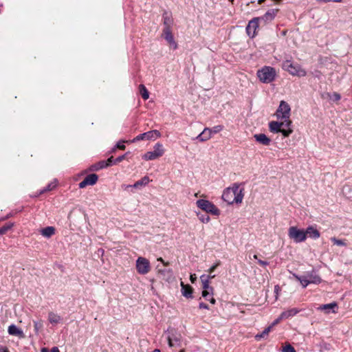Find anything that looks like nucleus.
<instances>
[{"instance_id": "obj_1", "label": "nucleus", "mask_w": 352, "mask_h": 352, "mask_svg": "<svg viewBox=\"0 0 352 352\" xmlns=\"http://www.w3.org/2000/svg\"><path fill=\"white\" fill-rule=\"evenodd\" d=\"M244 189L240 188L238 184H234L231 187L224 190L222 199L228 204H241L244 197Z\"/></svg>"}, {"instance_id": "obj_2", "label": "nucleus", "mask_w": 352, "mask_h": 352, "mask_svg": "<svg viewBox=\"0 0 352 352\" xmlns=\"http://www.w3.org/2000/svg\"><path fill=\"white\" fill-rule=\"evenodd\" d=\"M283 69L289 72L292 76L298 77H304L307 75L305 69L298 63H294L291 60H286L283 63Z\"/></svg>"}, {"instance_id": "obj_3", "label": "nucleus", "mask_w": 352, "mask_h": 352, "mask_svg": "<svg viewBox=\"0 0 352 352\" xmlns=\"http://www.w3.org/2000/svg\"><path fill=\"white\" fill-rule=\"evenodd\" d=\"M257 76L262 82L270 83L275 80L276 72L274 68L265 66L257 71Z\"/></svg>"}, {"instance_id": "obj_4", "label": "nucleus", "mask_w": 352, "mask_h": 352, "mask_svg": "<svg viewBox=\"0 0 352 352\" xmlns=\"http://www.w3.org/2000/svg\"><path fill=\"white\" fill-rule=\"evenodd\" d=\"M198 208L211 214L219 216L220 210L211 201L206 199H199L196 202Z\"/></svg>"}, {"instance_id": "obj_5", "label": "nucleus", "mask_w": 352, "mask_h": 352, "mask_svg": "<svg viewBox=\"0 0 352 352\" xmlns=\"http://www.w3.org/2000/svg\"><path fill=\"white\" fill-rule=\"evenodd\" d=\"M288 236L295 243L303 242L307 239L305 231L298 229L296 226H292L289 228Z\"/></svg>"}, {"instance_id": "obj_6", "label": "nucleus", "mask_w": 352, "mask_h": 352, "mask_svg": "<svg viewBox=\"0 0 352 352\" xmlns=\"http://www.w3.org/2000/svg\"><path fill=\"white\" fill-rule=\"evenodd\" d=\"M165 333H167L168 334L167 340L170 347H173L175 346H179L181 345L182 335L177 330L173 328H169Z\"/></svg>"}, {"instance_id": "obj_7", "label": "nucleus", "mask_w": 352, "mask_h": 352, "mask_svg": "<svg viewBox=\"0 0 352 352\" xmlns=\"http://www.w3.org/2000/svg\"><path fill=\"white\" fill-rule=\"evenodd\" d=\"M164 154V148L160 143H157L153 146V151H148L143 155L145 160H153L162 157Z\"/></svg>"}, {"instance_id": "obj_8", "label": "nucleus", "mask_w": 352, "mask_h": 352, "mask_svg": "<svg viewBox=\"0 0 352 352\" xmlns=\"http://www.w3.org/2000/svg\"><path fill=\"white\" fill-rule=\"evenodd\" d=\"M135 267L137 272L142 275L148 274L151 269L149 261L142 256L138 257L136 260Z\"/></svg>"}, {"instance_id": "obj_9", "label": "nucleus", "mask_w": 352, "mask_h": 352, "mask_svg": "<svg viewBox=\"0 0 352 352\" xmlns=\"http://www.w3.org/2000/svg\"><path fill=\"white\" fill-rule=\"evenodd\" d=\"M223 128L221 125L215 126L212 129L205 128L203 131L196 137V139L200 142L207 141L211 138L212 133H219L223 130Z\"/></svg>"}, {"instance_id": "obj_10", "label": "nucleus", "mask_w": 352, "mask_h": 352, "mask_svg": "<svg viewBox=\"0 0 352 352\" xmlns=\"http://www.w3.org/2000/svg\"><path fill=\"white\" fill-rule=\"evenodd\" d=\"M283 124L280 122L272 121L269 124L270 131L273 133H282L284 137H288L293 132L292 129H285L282 128Z\"/></svg>"}, {"instance_id": "obj_11", "label": "nucleus", "mask_w": 352, "mask_h": 352, "mask_svg": "<svg viewBox=\"0 0 352 352\" xmlns=\"http://www.w3.org/2000/svg\"><path fill=\"white\" fill-rule=\"evenodd\" d=\"M291 108L287 102L284 100L280 101L279 107L276 111L278 118L288 119L290 116Z\"/></svg>"}, {"instance_id": "obj_12", "label": "nucleus", "mask_w": 352, "mask_h": 352, "mask_svg": "<svg viewBox=\"0 0 352 352\" xmlns=\"http://www.w3.org/2000/svg\"><path fill=\"white\" fill-rule=\"evenodd\" d=\"M161 137V133L157 130L150 131L137 135L133 140V142L143 140H152Z\"/></svg>"}, {"instance_id": "obj_13", "label": "nucleus", "mask_w": 352, "mask_h": 352, "mask_svg": "<svg viewBox=\"0 0 352 352\" xmlns=\"http://www.w3.org/2000/svg\"><path fill=\"white\" fill-rule=\"evenodd\" d=\"M259 19L255 17L250 20L246 27V32L249 36L253 38L256 35V29L258 28Z\"/></svg>"}, {"instance_id": "obj_14", "label": "nucleus", "mask_w": 352, "mask_h": 352, "mask_svg": "<svg viewBox=\"0 0 352 352\" xmlns=\"http://www.w3.org/2000/svg\"><path fill=\"white\" fill-rule=\"evenodd\" d=\"M98 177L96 174L88 175L81 182L79 183L78 186L80 188H84L87 186H93L98 181Z\"/></svg>"}, {"instance_id": "obj_15", "label": "nucleus", "mask_w": 352, "mask_h": 352, "mask_svg": "<svg viewBox=\"0 0 352 352\" xmlns=\"http://www.w3.org/2000/svg\"><path fill=\"white\" fill-rule=\"evenodd\" d=\"M278 11V9H271L269 10L263 16L258 18L259 19V21H263L264 23H267L274 20Z\"/></svg>"}, {"instance_id": "obj_16", "label": "nucleus", "mask_w": 352, "mask_h": 352, "mask_svg": "<svg viewBox=\"0 0 352 352\" xmlns=\"http://www.w3.org/2000/svg\"><path fill=\"white\" fill-rule=\"evenodd\" d=\"M163 34L164 38L170 44V45H172L174 49H176L177 47V44L174 40L173 36L171 32V29H169L168 28H164Z\"/></svg>"}, {"instance_id": "obj_17", "label": "nucleus", "mask_w": 352, "mask_h": 352, "mask_svg": "<svg viewBox=\"0 0 352 352\" xmlns=\"http://www.w3.org/2000/svg\"><path fill=\"white\" fill-rule=\"evenodd\" d=\"M214 278V276H206L203 274L200 276L203 289H209L211 292V295H213L214 288L210 286V279Z\"/></svg>"}, {"instance_id": "obj_18", "label": "nucleus", "mask_w": 352, "mask_h": 352, "mask_svg": "<svg viewBox=\"0 0 352 352\" xmlns=\"http://www.w3.org/2000/svg\"><path fill=\"white\" fill-rule=\"evenodd\" d=\"M8 333L12 336H18L20 338H23L25 337L24 333L20 329H19L16 325L11 324L8 327Z\"/></svg>"}, {"instance_id": "obj_19", "label": "nucleus", "mask_w": 352, "mask_h": 352, "mask_svg": "<svg viewBox=\"0 0 352 352\" xmlns=\"http://www.w3.org/2000/svg\"><path fill=\"white\" fill-rule=\"evenodd\" d=\"M254 138L256 142L263 145L268 146L270 144L271 140L264 133L255 134Z\"/></svg>"}, {"instance_id": "obj_20", "label": "nucleus", "mask_w": 352, "mask_h": 352, "mask_svg": "<svg viewBox=\"0 0 352 352\" xmlns=\"http://www.w3.org/2000/svg\"><path fill=\"white\" fill-rule=\"evenodd\" d=\"M182 293V295L188 298H192V288L189 285H185L183 282H181Z\"/></svg>"}, {"instance_id": "obj_21", "label": "nucleus", "mask_w": 352, "mask_h": 352, "mask_svg": "<svg viewBox=\"0 0 352 352\" xmlns=\"http://www.w3.org/2000/svg\"><path fill=\"white\" fill-rule=\"evenodd\" d=\"M55 228L53 226H47L40 230V233L42 236L46 238H50L55 234Z\"/></svg>"}, {"instance_id": "obj_22", "label": "nucleus", "mask_w": 352, "mask_h": 352, "mask_svg": "<svg viewBox=\"0 0 352 352\" xmlns=\"http://www.w3.org/2000/svg\"><path fill=\"white\" fill-rule=\"evenodd\" d=\"M305 232L306 236L308 235L309 237L313 239H318L320 236L319 231L312 226H309L306 229Z\"/></svg>"}, {"instance_id": "obj_23", "label": "nucleus", "mask_w": 352, "mask_h": 352, "mask_svg": "<svg viewBox=\"0 0 352 352\" xmlns=\"http://www.w3.org/2000/svg\"><path fill=\"white\" fill-rule=\"evenodd\" d=\"M305 276L307 277L308 280L310 284H311V283L319 284L322 281L321 278L315 273H313V272L309 273Z\"/></svg>"}, {"instance_id": "obj_24", "label": "nucleus", "mask_w": 352, "mask_h": 352, "mask_svg": "<svg viewBox=\"0 0 352 352\" xmlns=\"http://www.w3.org/2000/svg\"><path fill=\"white\" fill-rule=\"evenodd\" d=\"M337 307H338L337 303L333 302H331L329 304L323 305L320 306V307H318V309L324 310V311H325V312L327 314L329 313L330 309H332L333 313H336V311L334 310V308H337Z\"/></svg>"}, {"instance_id": "obj_25", "label": "nucleus", "mask_w": 352, "mask_h": 352, "mask_svg": "<svg viewBox=\"0 0 352 352\" xmlns=\"http://www.w3.org/2000/svg\"><path fill=\"white\" fill-rule=\"evenodd\" d=\"M149 178L147 176H144L143 178H142L140 180L137 181L133 186L129 185L126 186V188H138L142 186H146L149 182Z\"/></svg>"}, {"instance_id": "obj_26", "label": "nucleus", "mask_w": 352, "mask_h": 352, "mask_svg": "<svg viewBox=\"0 0 352 352\" xmlns=\"http://www.w3.org/2000/svg\"><path fill=\"white\" fill-rule=\"evenodd\" d=\"M48 320L50 323L56 324L60 322V321L62 320V318L58 314H56L54 312H50L48 314Z\"/></svg>"}, {"instance_id": "obj_27", "label": "nucleus", "mask_w": 352, "mask_h": 352, "mask_svg": "<svg viewBox=\"0 0 352 352\" xmlns=\"http://www.w3.org/2000/svg\"><path fill=\"white\" fill-rule=\"evenodd\" d=\"M163 19L164 28H168L169 29H170L173 23V19L171 17V15L169 13L165 12L163 14Z\"/></svg>"}, {"instance_id": "obj_28", "label": "nucleus", "mask_w": 352, "mask_h": 352, "mask_svg": "<svg viewBox=\"0 0 352 352\" xmlns=\"http://www.w3.org/2000/svg\"><path fill=\"white\" fill-rule=\"evenodd\" d=\"M298 312V310L293 308L283 311L280 314V318L286 319L291 316H295Z\"/></svg>"}, {"instance_id": "obj_29", "label": "nucleus", "mask_w": 352, "mask_h": 352, "mask_svg": "<svg viewBox=\"0 0 352 352\" xmlns=\"http://www.w3.org/2000/svg\"><path fill=\"white\" fill-rule=\"evenodd\" d=\"M108 166H109V163H107L105 161H100L99 162H98L95 164H93L91 166L90 170H98L100 169H102V168H106Z\"/></svg>"}, {"instance_id": "obj_30", "label": "nucleus", "mask_w": 352, "mask_h": 352, "mask_svg": "<svg viewBox=\"0 0 352 352\" xmlns=\"http://www.w3.org/2000/svg\"><path fill=\"white\" fill-rule=\"evenodd\" d=\"M293 275L295 278L300 283L302 287L305 288L309 284H310L306 276H298L295 274Z\"/></svg>"}, {"instance_id": "obj_31", "label": "nucleus", "mask_w": 352, "mask_h": 352, "mask_svg": "<svg viewBox=\"0 0 352 352\" xmlns=\"http://www.w3.org/2000/svg\"><path fill=\"white\" fill-rule=\"evenodd\" d=\"M139 89L142 98L147 100L149 98V94L146 87L144 85H140Z\"/></svg>"}, {"instance_id": "obj_32", "label": "nucleus", "mask_w": 352, "mask_h": 352, "mask_svg": "<svg viewBox=\"0 0 352 352\" xmlns=\"http://www.w3.org/2000/svg\"><path fill=\"white\" fill-rule=\"evenodd\" d=\"M271 329H272V326H270V327L265 328L264 329V331H263V332L261 333L260 334L256 335V336H255L256 340H259L261 338H265L270 332Z\"/></svg>"}, {"instance_id": "obj_33", "label": "nucleus", "mask_w": 352, "mask_h": 352, "mask_svg": "<svg viewBox=\"0 0 352 352\" xmlns=\"http://www.w3.org/2000/svg\"><path fill=\"white\" fill-rule=\"evenodd\" d=\"M14 226L13 223H9L0 228V235L6 234L9 230Z\"/></svg>"}, {"instance_id": "obj_34", "label": "nucleus", "mask_w": 352, "mask_h": 352, "mask_svg": "<svg viewBox=\"0 0 352 352\" xmlns=\"http://www.w3.org/2000/svg\"><path fill=\"white\" fill-rule=\"evenodd\" d=\"M331 240L336 245H338V246H346V245L345 240L338 239L336 237H332L331 239Z\"/></svg>"}, {"instance_id": "obj_35", "label": "nucleus", "mask_w": 352, "mask_h": 352, "mask_svg": "<svg viewBox=\"0 0 352 352\" xmlns=\"http://www.w3.org/2000/svg\"><path fill=\"white\" fill-rule=\"evenodd\" d=\"M34 330L36 333L39 331V330L43 327V322L40 321H34Z\"/></svg>"}, {"instance_id": "obj_36", "label": "nucleus", "mask_w": 352, "mask_h": 352, "mask_svg": "<svg viewBox=\"0 0 352 352\" xmlns=\"http://www.w3.org/2000/svg\"><path fill=\"white\" fill-rule=\"evenodd\" d=\"M199 219L204 223H207L210 221V218L208 215L206 214H198Z\"/></svg>"}, {"instance_id": "obj_37", "label": "nucleus", "mask_w": 352, "mask_h": 352, "mask_svg": "<svg viewBox=\"0 0 352 352\" xmlns=\"http://www.w3.org/2000/svg\"><path fill=\"white\" fill-rule=\"evenodd\" d=\"M280 124H283L282 128H284L285 129H290V125L292 124V121L288 119H285L283 122H281Z\"/></svg>"}, {"instance_id": "obj_38", "label": "nucleus", "mask_w": 352, "mask_h": 352, "mask_svg": "<svg viewBox=\"0 0 352 352\" xmlns=\"http://www.w3.org/2000/svg\"><path fill=\"white\" fill-rule=\"evenodd\" d=\"M283 352H296V350L289 344L283 347Z\"/></svg>"}, {"instance_id": "obj_39", "label": "nucleus", "mask_w": 352, "mask_h": 352, "mask_svg": "<svg viewBox=\"0 0 352 352\" xmlns=\"http://www.w3.org/2000/svg\"><path fill=\"white\" fill-rule=\"evenodd\" d=\"M56 186V184H53V183H51L50 184H48V186H47L46 188L43 189L41 193H43L45 192H47V191H50V190H53Z\"/></svg>"}, {"instance_id": "obj_40", "label": "nucleus", "mask_w": 352, "mask_h": 352, "mask_svg": "<svg viewBox=\"0 0 352 352\" xmlns=\"http://www.w3.org/2000/svg\"><path fill=\"white\" fill-rule=\"evenodd\" d=\"M221 264L220 261H219L217 263H216L215 264H214L212 266H211L209 270H208V272L209 274H212L214 270L215 269Z\"/></svg>"}, {"instance_id": "obj_41", "label": "nucleus", "mask_w": 352, "mask_h": 352, "mask_svg": "<svg viewBox=\"0 0 352 352\" xmlns=\"http://www.w3.org/2000/svg\"><path fill=\"white\" fill-rule=\"evenodd\" d=\"M126 154H124L121 156H119L114 161H113V163L114 164H118V163H120L121 162L122 160H124L125 158H126Z\"/></svg>"}, {"instance_id": "obj_42", "label": "nucleus", "mask_w": 352, "mask_h": 352, "mask_svg": "<svg viewBox=\"0 0 352 352\" xmlns=\"http://www.w3.org/2000/svg\"><path fill=\"white\" fill-rule=\"evenodd\" d=\"M211 294V292L209 290V289H203L202 291V296L205 298H207L208 295Z\"/></svg>"}, {"instance_id": "obj_43", "label": "nucleus", "mask_w": 352, "mask_h": 352, "mask_svg": "<svg viewBox=\"0 0 352 352\" xmlns=\"http://www.w3.org/2000/svg\"><path fill=\"white\" fill-rule=\"evenodd\" d=\"M340 95L338 93H333V100L335 101H338L340 100Z\"/></svg>"}, {"instance_id": "obj_44", "label": "nucleus", "mask_w": 352, "mask_h": 352, "mask_svg": "<svg viewBox=\"0 0 352 352\" xmlns=\"http://www.w3.org/2000/svg\"><path fill=\"white\" fill-rule=\"evenodd\" d=\"M199 307L200 309H209V307H208V305H206V303H204V302H200V303H199Z\"/></svg>"}, {"instance_id": "obj_45", "label": "nucleus", "mask_w": 352, "mask_h": 352, "mask_svg": "<svg viewBox=\"0 0 352 352\" xmlns=\"http://www.w3.org/2000/svg\"><path fill=\"white\" fill-rule=\"evenodd\" d=\"M318 2H324V3H327V2H330L331 1V0H316ZM342 0H332V1L333 2H336V3H339V2H341Z\"/></svg>"}, {"instance_id": "obj_46", "label": "nucleus", "mask_w": 352, "mask_h": 352, "mask_svg": "<svg viewBox=\"0 0 352 352\" xmlns=\"http://www.w3.org/2000/svg\"><path fill=\"white\" fill-rule=\"evenodd\" d=\"M116 148L120 150H124L126 146L124 144L118 143L116 145Z\"/></svg>"}, {"instance_id": "obj_47", "label": "nucleus", "mask_w": 352, "mask_h": 352, "mask_svg": "<svg viewBox=\"0 0 352 352\" xmlns=\"http://www.w3.org/2000/svg\"><path fill=\"white\" fill-rule=\"evenodd\" d=\"M280 290V287L278 285H276L274 287V292L276 293V299L278 298V292H279Z\"/></svg>"}, {"instance_id": "obj_48", "label": "nucleus", "mask_w": 352, "mask_h": 352, "mask_svg": "<svg viewBox=\"0 0 352 352\" xmlns=\"http://www.w3.org/2000/svg\"><path fill=\"white\" fill-rule=\"evenodd\" d=\"M190 280L191 281L192 283H194L196 280H197V276H196V274H191L190 276Z\"/></svg>"}, {"instance_id": "obj_49", "label": "nucleus", "mask_w": 352, "mask_h": 352, "mask_svg": "<svg viewBox=\"0 0 352 352\" xmlns=\"http://www.w3.org/2000/svg\"><path fill=\"white\" fill-rule=\"evenodd\" d=\"M258 263L261 265V266H267L268 265V263L267 261H262V260H258Z\"/></svg>"}, {"instance_id": "obj_50", "label": "nucleus", "mask_w": 352, "mask_h": 352, "mask_svg": "<svg viewBox=\"0 0 352 352\" xmlns=\"http://www.w3.org/2000/svg\"><path fill=\"white\" fill-rule=\"evenodd\" d=\"M283 318H280V316H279L276 320H275L273 322V323H272V324L271 326L272 327V326H274V325L277 324H278V323H279V322H280L281 320H283Z\"/></svg>"}, {"instance_id": "obj_51", "label": "nucleus", "mask_w": 352, "mask_h": 352, "mask_svg": "<svg viewBox=\"0 0 352 352\" xmlns=\"http://www.w3.org/2000/svg\"><path fill=\"white\" fill-rule=\"evenodd\" d=\"M0 352H9L7 347L0 345Z\"/></svg>"}, {"instance_id": "obj_52", "label": "nucleus", "mask_w": 352, "mask_h": 352, "mask_svg": "<svg viewBox=\"0 0 352 352\" xmlns=\"http://www.w3.org/2000/svg\"><path fill=\"white\" fill-rule=\"evenodd\" d=\"M113 156H111L109 158H108V160L107 161H105L107 163H109V166H111L113 163Z\"/></svg>"}, {"instance_id": "obj_53", "label": "nucleus", "mask_w": 352, "mask_h": 352, "mask_svg": "<svg viewBox=\"0 0 352 352\" xmlns=\"http://www.w3.org/2000/svg\"><path fill=\"white\" fill-rule=\"evenodd\" d=\"M208 300L210 302V303L213 305L215 304L216 300L214 298L212 297L211 298L208 299Z\"/></svg>"}, {"instance_id": "obj_54", "label": "nucleus", "mask_w": 352, "mask_h": 352, "mask_svg": "<svg viewBox=\"0 0 352 352\" xmlns=\"http://www.w3.org/2000/svg\"><path fill=\"white\" fill-rule=\"evenodd\" d=\"M52 352H60L57 347H53L52 349Z\"/></svg>"}, {"instance_id": "obj_55", "label": "nucleus", "mask_w": 352, "mask_h": 352, "mask_svg": "<svg viewBox=\"0 0 352 352\" xmlns=\"http://www.w3.org/2000/svg\"><path fill=\"white\" fill-rule=\"evenodd\" d=\"M157 260L162 262L165 265H168V263H165L162 258H159Z\"/></svg>"}, {"instance_id": "obj_56", "label": "nucleus", "mask_w": 352, "mask_h": 352, "mask_svg": "<svg viewBox=\"0 0 352 352\" xmlns=\"http://www.w3.org/2000/svg\"><path fill=\"white\" fill-rule=\"evenodd\" d=\"M116 149H117L116 146H115L112 148V150H111V153H115V152H116Z\"/></svg>"}, {"instance_id": "obj_57", "label": "nucleus", "mask_w": 352, "mask_h": 352, "mask_svg": "<svg viewBox=\"0 0 352 352\" xmlns=\"http://www.w3.org/2000/svg\"><path fill=\"white\" fill-rule=\"evenodd\" d=\"M47 350L45 348H43L41 350V352H47Z\"/></svg>"}, {"instance_id": "obj_58", "label": "nucleus", "mask_w": 352, "mask_h": 352, "mask_svg": "<svg viewBox=\"0 0 352 352\" xmlns=\"http://www.w3.org/2000/svg\"><path fill=\"white\" fill-rule=\"evenodd\" d=\"M11 216H12L11 214H9L6 217H5V219H7L10 218Z\"/></svg>"}, {"instance_id": "obj_59", "label": "nucleus", "mask_w": 352, "mask_h": 352, "mask_svg": "<svg viewBox=\"0 0 352 352\" xmlns=\"http://www.w3.org/2000/svg\"><path fill=\"white\" fill-rule=\"evenodd\" d=\"M264 1H265V0H258V3H259V4H261V3H262L263 2H264Z\"/></svg>"}, {"instance_id": "obj_60", "label": "nucleus", "mask_w": 352, "mask_h": 352, "mask_svg": "<svg viewBox=\"0 0 352 352\" xmlns=\"http://www.w3.org/2000/svg\"><path fill=\"white\" fill-rule=\"evenodd\" d=\"M254 259H256V260H258V256H257V255H256V254H255V255H254Z\"/></svg>"}, {"instance_id": "obj_61", "label": "nucleus", "mask_w": 352, "mask_h": 352, "mask_svg": "<svg viewBox=\"0 0 352 352\" xmlns=\"http://www.w3.org/2000/svg\"><path fill=\"white\" fill-rule=\"evenodd\" d=\"M206 276H214V278L215 275H212V274H210L209 275H206Z\"/></svg>"}, {"instance_id": "obj_62", "label": "nucleus", "mask_w": 352, "mask_h": 352, "mask_svg": "<svg viewBox=\"0 0 352 352\" xmlns=\"http://www.w3.org/2000/svg\"><path fill=\"white\" fill-rule=\"evenodd\" d=\"M153 352H160V349H155Z\"/></svg>"}, {"instance_id": "obj_63", "label": "nucleus", "mask_w": 352, "mask_h": 352, "mask_svg": "<svg viewBox=\"0 0 352 352\" xmlns=\"http://www.w3.org/2000/svg\"><path fill=\"white\" fill-rule=\"evenodd\" d=\"M6 219H5V217H1V219H0L1 221H3V220H6Z\"/></svg>"}, {"instance_id": "obj_64", "label": "nucleus", "mask_w": 352, "mask_h": 352, "mask_svg": "<svg viewBox=\"0 0 352 352\" xmlns=\"http://www.w3.org/2000/svg\"><path fill=\"white\" fill-rule=\"evenodd\" d=\"M179 352H184V349H182V350H181Z\"/></svg>"}]
</instances>
